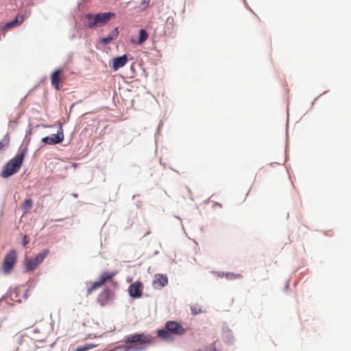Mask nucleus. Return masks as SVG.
<instances>
[{
  "label": "nucleus",
  "mask_w": 351,
  "mask_h": 351,
  "mask_svg": "<svg viewBox=\"0 0 351 351\" xmlns=\"http://www.w3.org/2000/svg\"><path fill=\"white\" fill-rule=\"evenodd\" d=\"M126 343H134L127 347V350L132 351H141L146 348L147 346L154 341V337L144 333L130 335L126 337Z\"/></svg>",
  "instance_id": "obj_1"
},
{
  "label": "nucleus",
  "mask_w": 351,
  "mask_h": 351,
  "mask_svg": "<svg viewBox=\"0 0 351 351\" xmlns=\"http://www.w3.org/2000/svg\"><path fill=\"white\" fill-rule=\"evenodd\" d=\"M186 332V328H184L181 324L174 322L168 321L165 324V329H160L158 330V336L164 340L172 339V335L181 336Z\"/></svg>",
  "instance_id": "obj_2"
},
{
  "label": "nucleus",
  "mask_w": 351,
  "mask_h": 351,
  "mask_svg": "<svg viewBox=\"0 0 351 351\" xmlns=\"http://www.w3.org/2000/svg\"><path fill=\"white\" fill-rule=\"evenodd\" d=\"M25 153L26 150H23L19 154L11 159L5 165L1 173V176L6 178L17 173L23 164Z\"/></svg>",
  "instance_id": "obj_3"
},
{
  "label": "nucleus",
  "mask_w": 351,
  "mask_h": 351,
  "mask_svg": "<svg viewBox=\"0 0 351 351\" xmlns=\"http://www.w3.org/2000/svg\"><path fill=\"white\" fill-rule=\"evenodd\" d=\"M114 16V14L112 12H103L97 14H87L85 16V19L87 20L86 26L89 28L102 27Z\"/></svg>",
  "instance_id": "obj_4"
},
{
  "label": "nucleus",
  "mask_w": 351,
  "mask_h": 351,
  "mask_svg": "<svg viewBox=\"0 0 351 351\" xmlns=\"http://www.w3.org/2000/svg\"><path fill=\"white\" fill-rule=\"evenodd\" d=\"M49 250H45L34 258H27L25 261V269L27 271L35 270L48 255Z\"/></svg>",
  "instance_id": "obj_5"
},
{
  "label": "nucleus",
  "mask_w": 351,
  "mask_h": 351,
  "mask_svg": "<svg viewBox=\"0 0 351 351\" xmlns=\"http://www.w3.org/2000/svg\"><path fill=\"white\" fill-rule=\"evenodd\" d=\"M116 274L117 272L115 271L103 272L100 275L99 280L93 282L91 287L87 289V293H91L93 291L104 285L106 282L110 281Z\"/></svg>",
  "instance_id": "obj_6"
},
{
  "label": "nucleus",
  "mask_w": 351,
  "mask_h": 351,
  "mask_svg": "<svg viewBox=\"0 0 351 351\" xmlns=\"http://www.w3.org/2000/svg\"><path fill=\"white\" fill-rule=\"evenodd\" d=\"M16 261V252L14 250H10L5 256L3 262V269L4 272L10 271Z\"/></svg>",
  "instance_id": "obj_7"
},
{
  "label": "nucleus",
  "mask_w": 351,
  "mask_h": 351,
  "mask_svg": "<svg viewBox=\"0 0 351 351\" xmlns=\"http://www.w3.org/2000/svg\"><path fill=\"white\" fill-rule=\"evenodd\" d=\"M64 140V134L62 128L58 131L57 134H53L50 136L43 138L42 141L49 145H55L62 142Z\"/></svg>",
  "instance_id": "obj_8"
},
{
  "label": "nucleus",
  "mask_w": 351,
  "mask_h": 351,
  "mask_svg": "<svg viewBox=\"0 0 351 351\" xmlns=\"http://www.w3.org/2000/svg\"><path fill=\"white\" fill-rule=\"evenodd\" d=\"M143 289V284L140 281H136L130 285L128 292L131 297L139 298L142 296Z\"/></svg>",
  "instance_id": "obj_9"
},
{
  "label": "nucleus",
  "mask_w": 351,
  "mask_h": 351,
  "mask_svg": "<svg viewBox=\"0 0 351 351\" xmlns=\"http://www.w3.org/2000/svg\"><path fill=\"white\" fill-rule=\"evenodd\" d=\"M64 71L62 69H56L51 75V84L57 90H60V84L64 80V77L62 75Z\"/></svg>",
  "instance_id": "obj_10"
},
{
  "label": "nucleus",
  "mask_w": 351,
  "mask_h": 351,
  "mask_svg": "<svg viewBox=\"0 0 351 351\" xmlns=\"http://www.w3.org/2000/svg\"><path fill=\"white\" fill-rule=\"evenodd\" d=\"M47 332L43 326H37L32 330V338L36 341H44L47 338Z\"/></svg>",
  "instance_id": "obj_11"
},
{
  "label": "nucleus",
  "mask_w": 351,
  "mask_h": 351,
  "mask_svg": "<svg viewBox=\"0 0 351 351\" xmlns=\"http://www.w3.org/2000/svg\"><path fill=\"white\" fill-rule=\"evenodd\" d=\"M167 283L168 278L167 276L163 274H156L154 276L152 285L154 288L160 289L167 285Z\"/></svg>",
  "instance_id": "obj_12"
},
{
  "label": "nucleus",
  "mask_w": 351,
  "mask_h": 351,
  "mask_svg": "<svg viewBox=\"0 0 351 351\" xmlns=\"http://www.w3.org/2000/svg\"><path fill=\"white\" fill-rule=\"evenodd\" d=\"M128 61L127 55L124 54L122 56L116 57L112 59V67L114 71H117L120 68L124 66Z\"/></svg>",
  "instance_id": "obj_13"
},
{
  "label": "nucleus",
  "mask_w": 351,
  "mask_h": 351,
  "mask_svg": "<svg viewBox=\"0 0 351 351\" xmlns=\"http://www.w3.org/2000/svg\"><path fill=\"white\" fill-rule=\"evenodd\" d=\"M23 21L24 16L23 15L18 14L13 21L6 23L3 25H2L1 29L4 30L14 27L16 26H19L23 23Z\"/></svg>",
  "instance_id": "obj_14"
},
{
  "label": "nucleus",
  "mask_w": 351,
  "mask_h": 351,
  "mask_svg": "<svg viewBox=\"0 0 351 351\" xmlns=\"http://www.w3.org/2000/svg\"><path fill=\"white\" fill-rule=\"evenodd\" d=\"M119 35V31L117 28H115L112 31V32L106 38H104L101 40V43L104 45L109 44L112 40L117 38Z\"/></svg>",
  "instance_id": "obj_15"
},
{
  "label": "nucleus",
  "mask_w": 351,
  "mask_h": 351,
  "mask_svg": "<svg viewBox=\"0 0 351 351\" xmlns=\"http://www.w3.org/2000/svg\"><path fill=\"white\" fill-rule=\"evenodd\" d=\"M218 276L221 278L226 277L228 280H235L243 277L240 274H234L232 272L219 273Z\"/></svg>",
  "instance_id": "obj_16"
},
{
  "label": "nucleus",
  "mask_w": 351,
  "mask_h": 351,
  "mask_svg": "<svg viewBox=\"0 0 351 351\" xmlns=\"http://www.w3.org/2000/svg\"><path fill=\"white\" fill-rule=\"evenodd\" d=\"M148 37L149 34L147 32L145 29H141L139 31V37L138 41L132 40V42L138 45H141L148 38Z\"/></svg>",
  "instance_id": "obj_17"
},
{
  "label": "nucleus",
  "mask_w": 351,
  "mask_h": 351,
  "mask_svg": "<svg viewBox=\"0 0 351 351\" xmlns=\"http://www.w3.org/2000/svg\"><path fill=\"white\" fill-rule=\"evenodd\" d=\"M110 294V291L108 289H104L99 295V300L102 301V304L106 303L108 300Z\"/></svg>",
  "instance_id": "obj_18"
},
{
  "label": "nucleus",
  "mask_w": 351,
  "mask_h": 351,
  "mask_svg": "<svg viewBox=\"0 0 351 351\" xmlns=\"http://www.w3.org/2000/svg\"><path fill=\"white\" fill-rule=\"evenodd\" d=\"M32 200L31 199H25L21 205V208L25 210V213H29L32 208Z\"/></svg>",
  "instance_id": "obj_19"
},
{
  "label": "nucleus",
  "mask_w": 351,
  "mask_h": 351,
  "mask_svg": "<svg viewBox=\"0 0 351 351\" xmlns=\"http://www.w3.org/2000/svg\"><path fill=\"white\" fill-rule=\"evenodd\" d=\"M96 346L94 344H86L83 346L78 347L75 351H87L90 349L95 348Z\"/></svg>",
  "instance_id": "obj_20"
},
{
  "label": "nucleus",
  "mask_w": 351,
  "mask_h": 351,
  "mask_svg": "<svg viewBox=\"0 0 351 351\" xmlns=\"http://www.w3.org/2000/svg\"><path fill=\"white\" fill-rule=\"evenodd\" d=\"M150 0H142L140 3V8L142 10L147 9L149 6Z\"/></svg>",
  "instance_id": "obj_21"
},
{
  "label": "nucleus",
  "mask_w": 351,
  "mask_h": 351,
  "mask_svg": "<svg viewBox=\"0 0 351 351\" xmlns=\"http://www.w3.org/2000/svg\"><path fill=\"white\" fill-rule=\"evenodd\" d=\"M29 241V239H28L27 235H24L23 239V246H25Z\"/></svg>",
  "instance_id": "obj_22"
},
{
  "label": "nucleus",
  "mask_w": 351,
  "mask_h": 351,
  "mask_svg": "<svg viewBox=\"0 0 351 351\" xmlns=\"http://www.w3.org/2000/svg\"><path fill=\"white\" fill-rule=\"evenodd\" d=\"M4 147H5V145L3 144V142L0 141V151L3 150Z\"/></svg>",
  "instance_id": "obj_23"
}]
</instances>
